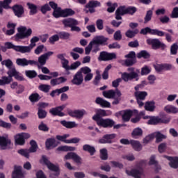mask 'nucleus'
Listing matches in <instances>:
<instances>
[{"mask_svg": "<svg viewBox=\"0 0 178 178\" xmlns=\"http://www.w3.org/2000/svg\"><path fill=\"white\" fill-rule=\"evenodd\" d=\"M95 104L100 105L102 108H111V103L101 97H97Z\"/></svg>", "mask_w": 178, "mask_h": 178, "instance_id": "nucleus-31", "label": "nucleus"}, {"mask_svg": "<svg viewBox=\"0 0 178 178\" xmlns=\"http://www.w3.org/2000/svg\"><path fill=\"white\" fill-rule=\"evenodd\" d=\"M25 74L29 79H34L37 77V72L35 70H26Z\"/></svg>", "mask_w": 178, "mask_h": 178, "instance_id": "nucleus-54", "label": "nucleus"}, {"mask_svg": "<svg viewBox=\"0 0 178 178\" xmlns=\"http://www.w3.org/2000/svg\"><path fill=\"white\" fill-rule=\"evenodd\" d=\"M145 109L149 112H154L155 111V102H146L145 104Z\"/></svg>", "mask_w": 178, "mask_h": 178, "instance_id": "nucleus-38", "label": "nucleus"}, {"mask_svg": "<svg viewBox=\"0 0 178 178\" xmlns=\"http://www.w3.org/2000/svg\"><path fill=\"white\" fill-rule=\"evenodd\" d=\"M120 113L122 114L123 122H129L131 116H133V111L131 110L121 111Z\"/></svg>", "mask_w": 178, "mask_h": 178, "instance_id": "nucleus-30", "label": "nucleus"}, {"mask_svg": "<svg viewBox=\"0 0 178 178\" xmlns=\"http://www.w3.org/2000/svg\"><path fill=\"white\" fill-rule=\"evenodd\" d=\"M101 6V2L98 1L91 0L86 5V8H98Z\"/></svg>", "mask_w": 178, "mask_h": 178, "instance_id": "nucleus-46", "label": "nucleus"}, {"mask_svg": "<svg viewBox=\"0 0 178 178\" xmlns=\"http://www.w3.org/2000/svg\"><path fill=\"white\" fill-rule=\"evenodd\" d=\"M131 136L133 138H138V137H141L143 136V129L141 128H135L132 133Z\"/></svg>", "mask_w": 178, "mask_h": 178, "instance_id": "nucleus-43", "label": "nucleus"}, {"mask_svg": "<svg viewBox=\"0 0 178 178\" xmlns=\"http://www.w3.org/2000/svg\"><path fill=\"white\" fill-rule=\"evenodd\" d=\"M130 145H131L134 151L140 152L141 151V149H143V145H141V143H140V141L138 140H131Z\"/></svg>", "mask_w": 178, "mask_h": 178, "instance_id": "nucleus-34", "label": "nucleus"}, {"mask_svg": "<svg viewBox=\"0 0 178 178\" xmlns=\"http://www.w3.org/2000/svg\"><path fill=\"white\" fill-rule=\"evenodd\" d=\"M27 6L29 9H30L29 15L31 16H33V15H36L38 10H37V6L35 4L31 3H27Z\"/></svg>", "mask_w": 178, "mask_h": 178, "instance_id": "nucleus-44", "label": "nucleus"}, {"mask_svg": "<svg viewBox=\"0 0 178 178\" xmlns=\"http://www.w3.org/2000/svg\"><path fill=\"white\" fill-rule=\"evenodd\" d=\"M38 88L40 91H42L43 92H49V90H51V86L47 84H42L39 86Z\"/></svg>", "mask_w": 178, "mask_h": 178, "instance_id": "nucleus-58", "label": "nucleus"}, {"mask_svg": "<svg viewBox=\"0 0 178 178\" xmlns=\"http://www.w3.org/2000/svg\"><path fill=\"white\" fill-rule=\"evenodd\" d=\"M66 108L65 105H62L57 106L56 108H52L51 109L49 110V113L52 115L53 116H59L60 118H62L65 116V113L62 112L63 109Z\"/></svg>", "mask_w": 178, "mask_h": 178, "instance_id": "nucleus-18", "label": "nucleus"}, {"mask_svg": "<svg viewBox=\"0 0 178 178\" xmlns=\"http://www.w3.org/2000/svg\"><path fill=\"white\" fill-rule=\"evenodd\" d=\"M106 5L107 6H108V8H107V12H108V13H113L116 8H118L117 3H112V2L108 1L106 3Z\"/></svg>", "mask_w": 178, "mask_h": 178, "instance_id": "nucleus-45", "label": "nucleus"}, {"mask_svg": "<svg viewBox=\"0 0 178 178\" xmlns=\"http://www.w3.org/2000/svg\"><path fill=\"white\" fill-rule=\"evenodd\" d=\"M8 76H2L0 79V86H6L10 84L13 81V78L19 81H23L24 79L20 75V73L16 70V68H13L10 71L7 72Z\"/></svg>", "mask_w": 178, "mask_h": 178, "instance_id": "nucleus-2", "label": "nucleus"}, {"mask_svg": "<svg viewBox=\"0 0 178 178\" xmlns=\"http://www.w3.org/2000/svg\"><path fill=\"white\" fill-rule=\"evenodd\" d=\"M145 86H147V81H142L140 84H138L134 87L135 92H140V90H143Z\"/></svg>", "mask_w": 178, "mask_h": 178, "instance_id": "nucleus-56", "label": "nucleus"}, {"mask_svg": "<svg viewBox=\"0 0 178 178\" xmlns=\"http://www.w3.org/2000/svg\"><path fill=\"white\" fill-rule=\"evenodd\" d=\"M18 154L22 155V156H25V158H29L31 152L29 149H21L18 150Z\"/></svg>", "mask_w": 178, "mask_h": 178, "instance_id": "nucleus-62", "label": "nucleus"}, {"mask_svg": "<svg viewBox=\"0 0 178 178\" xmlns=\"http://www.w3.org/2000/svg\"><path fill=\"white\" fill-rule=\"evenodd\" d=\"M178 44L177 43H174L170 47V55H177Z\"/></svg>", "mask_w": 178, "mask_h": 178, "instance_id": "nucleus-59", "label": "nucleus"}, {"mask_svg": "<svg viewBox=\"0 0 178 178\" xmlns=\"http://www.w3.org/2000/svg\"><path fill=\"white\" fill-rule=\"evenodd\" d=\"M40 11L42 12V13H43V15H45L47 12L51 11V7L49 6V4L46 3L42 6L40 8Z\"/></svg>", "mask_w": 178, "mask_h": 178, "instance_id": "nucleus-64", "label": "nucleus"}, {"mask_svg": "<svg viewBox=\"0 0 178 178\" xmlns=\"http://www.w3.org/2000/svg\"><path fill=\"white\" fill-rule=\"evenodd\" d=\"M52 55H54V51H48L44 54H42L38 58V63L40 65V66H44L47 64V60H48L49 57L52 56Z\"/></svg>", "mask_w": 178, "mask_h": 178, "instance_id": "nucleus-19", "label": "nucleus"}, {"mask_svg": "<svg viewBox=\"0 0 178 178\" xmlns=\"http://www.w3.org/2000/svg\"><path fill=\"white\" fill-rule=\"evenodd\" d=\"M134 97L139 108H142V106H144L143 101H145V98L148 97V92L145 91L134 92Z\"/></svg>", "mask_w": 178, "mask_h": 178, "instance_id": "nucleus-10", "label": "nucleus"}, {"mask_svg": "<svg viewBox=\"0 0 178 178\" xmlns=\"http://www.w3.org/2000/svg\"><path fill=\"white\" fill-rule=\"evenodd\" d=\"M109 38L104 35H97L93 38L91 41L93 43V45H102V47L108 44V40Z\"/></svg>", "mask_w": 178, "mask_h": 178, "instance_id": "nucleus-14", "label": "nucleus"}, {"mask_svg": "<svg viewBox=\"0 0 178 178\" xmlns=\"http://www.w3.org/2000/svg\"><path fill=\"white\" fill-rule=\"evenodd\" d=\"M29 99L31 102H38L39 99H41V97L38 93H32L29 96Z\"/></svg>", "mask_w": 178, "mask_h": 178, "instance_id": "nucleus-50", "label": "nucleus"}, {"mask_svg": "<svg viewBox=\"0 0 178 178\" xmlns=\"http://www.w3.org/2000/svg\"><path fill=\"white\" fill-rule=\"evenodd\" d=\"M65 159H73L76 163H81V157L74 152H69L65 156Z\"/></svg>", "mask_w": 178, "mask_h": 178, "instance_id": "nucleus-26", "label": "nucleus"}, {"mask_svg": "<svg viewBox=\"0 0 178 178\" xmlns=\"http://www.w3.org/2000/svg\"><path fill=\"white\" fill-rule=\"evenodd\" d=\"M42 161L47 166L49 170L55 172L54 174H51L50 177L54 178V176H59V167L54 165L52 163L48 161V159L45 156H42Z\"/></svg>", "mask_w": 178, "mask_h": 178, "instance_id": "nucleus-9", "label": "nucleus"}, {"mask_svg": "<svg viewBox=\"0 0 178 178\" xmlns=\"http://www.w3.org/2000/svg\"><path fill=\"white\" fill-rule=\"evenodd\" d=\"M154 134V137H156V143H161L162 140H164V138H166V136L161 134V132H156Z\"/></svg>", "mask_w": 178, "mask_h": 178, "instance_id": "nucleus-53", "label": "nucleus"}, {"mask_svg": "<svg viewBox=\"0 0 178 178\" xmlns=\"http://www.w3.org/2000/svg\"><path fill=\"white\" fill-rule=\"evenodd\" d=\"M126 12H127V15H133L137 12V8L134 6H129L128 8H126Z\"/></svg>", "mask_w": 178, "mask_h": 178, "instance_id": "nucleus-63", "label": "nucleus"}, {"mask_svg": "<svg viewBox=\"0 0 178 178\" xmlns=\"http://www.w3.org/2000/svg\"><path fill=\"white\" fill-rule=\"evenodd\" d=\"M126 60H119L118 63H120L122 66H127V67H130V66H134L137 63V57L136 56L135 51H130L128 54L124 56Z\"/></svg>", "mask_w": 178, "mask_h": 178, "instance_id": "nucleus-5", "label": "nucleus"}, {"mask_svg": "<svg viewBox=\"0 0 178 178\" xmlns=\"http://www.w3.org/2000/svg\"><path fill=\"white\" fill-rule=\"evenodd\" d=\"M138 33H140L138 29H134V31L129 29L126 31L125 35L127 37V38H134V37H136Z\"/></svg>", "mask_w": 178, "mask_h": 178, "instance_id": "nucleus-42", "label": "nucleus"}, {"mask_svg": "<svg viewBox=\"0 0 178 178\" xmlns=\"http://www.w3.org/2000/svg\"><path fill=\"white\" fill-rule=\"evenodd\" d=\"M0 127H3V129H6L7 130H9L12 129V124L9 122H6L2 120H0Z\"/></svg>", "mask_w": 178, "mask_h": 178, "instance_id": "nucleus-57", "label": "nucleus"}, {"mask_svg": "<svg viewBox=\"0 0 178 178\" xmlns=\"http://www.w3.org/2000/svg\"><path fill=\"white\" fill-rule=\"evenodd\" d=\"M47 149H51V148H55L58 147V143L55 138H49L47 139L45 143Z\"/></svg>", "mask_w": 178, "mask_h": 178, "instance_id": "nucleus-32", "label": "nucleus"}, {"mask_svg": "<svg viewBox=\"0 0 178 178\" xmlns=\"http://www.w3.org/2000/svg\"><path fill=\"white\" fill-rule=\"evenodd\" d=\"M147 44L148 45H151L152 49H166V44L165 43L161 42L159 39L158 38H154V39H147Z\"/></svg>", "mask_w": 178, "mask_h": 178, "instance_id": "nucleus-8", "label": "nucleus"}, {"mask_svg": "<svg viewBox=\"0 0 178 178\" xmlns=\"http://www.w3.org/2000/svg\"><path fill=\"white\" fill-rule=\"evenodd\" d=\"M103 95L105 97V98L113 99L115 98V95H117V97H122V92L118 89H116L115 91L113 90H110L108 91H104Z\"/></svg>", "mask_w": 178, "mask_h": 178, "instance_id": "nucleus-21", "label": "nucleus"}, {"mask_svg": "<svg viewBox=\"0 0 178 178\" xmlns=\"http://www.w3.org/2000/svg\"><path fill=\"white\" fill-rule=\"evenodd\" d=\"M13 0H3L0 1V6L2 9H12V6H10V3H12Z\"/></svg>", "mask_w": 178, "mask_h": 178, "instance_id": "nucleus-39", "label": "nucleus"}, {"mask_svg": "<svg viewBox=\"0 0 178 178\" xmlns=\"http://www.w3.org/2000/svg\"><path fill=\"white\" fill-rule=\"evenodd\" d=\"M15 63H16V65H17V66H21L22 67H25V66H27V59L26 58H17Z\"/></svg>", "mask_w": 178, "mask_h": 178, "instance_id": "nucleus-49", "label": "nucleus"}, {"mask_svg": "<svg viewBox=\"0 0 178 178\" xmlns=\"http://www.w3.org/2000/svg\"><path fill=\"white\" fill-rule=\"evenodd\" d=\"M76 13L74 10L70 8H66L65 10H62L60 8H56L54 10L53 16L56 17V19H58V17H67L68 16H73Z\"/></svg>", "mask_w": 178, "mask_h": 178, "instance_id": "nucleus-7", "label": "nucleus"}, {"mask_svg": "<svg viewBox=\"0 0 178 178\" xmlns=\"http://www.w3.org/2000/svg\"><path fill=\"white\" fill-rule=\"evenodd\" d=\"M154 138H155V134H151L147 136L143 139V144H148V143H150V141H152Z\"/></svg>", "mask_w": 178, "mask_h": 178, "instance_id": "nucleus-60", "label": "nucleus"}, {"mask_svg": "<svg viewBox=\"0 0 178 178\" xmlns=\"http://www.w3.org/2000/svg\"><path fill=\"white\" fill-rule=\"evenodd\" d=\"M58 37H60V38L61 40H70V33H69L68 32H65V31L59 32Z\"/></svg>", "mask_w": 178, "mask_h": 178, "instance_id": "nucleus-55", "label": "nucleus"}, {"mask_svg": "<svg viewBox=\"0 0 178 178\" xmlns=\"http://www.w3.org/2000/svg\"><path fill=\"white\" fill-rule=\"evenodd\" d=\"M38 116L39 119H45L47 118V111L41 108L38 109Z\"/></svg>", "mask_w": 178, "mask_h": 178, "instance_id": "nucleus-61", "label": "nucleus"}, {"mask_svg": "<svg viewBox=\"0 0 178 178\" xmlns=\"http://www.w3.org/2000/svg\"><path fill=\"white\" fill-rule=\"evenodd\" d=\"M68 115L69 116H71V118H75L76 119H83V118H84V115H87V111H86L84 109L75 111L69 110Z\"/></svg>", "mask_w": 178, "mask_h": 178, "instance_id": "nucleus-15", "label": "nucleus"}, {"mask_svg": "<svg viewBox=\"0 0 178 178\" xmlns=\"http://www.w3.org/2000/svg\"><path fill=\"white\" fill-rule=\"evenodd\" d=\"M40 41V38L35 36L31 39V44L29 46H22L24 49V54H30L33 48L35 47V42H38Z\"/></svg>", "mask_w": 178, "mask_h": 178, "instance_id": "nucleus-17", "label": "nucleus"}, {"mask_svg": "<svg viewBox=\"0 0 178 178\" xmlns=\"http://www.w3.org/2000/svg\"><path fill=\"white\" fill-rule=\"evenodd\" d=\"M116 137L115 134L104 135L101 139L99 140L100 144H112V140Z\"/></svg>", "mask_w": 178, "mask_h": 178, "instance_id": "nucleus-22", "label": "nucleus"}, {"mask_svg": "<svg viewBox=\"0 0 178 178\" xmlns=\"http://www.w3.org/2000/svg\"><path fill=\"white\" fill-rule=\"evenodd\" d=\"M5 47H6L7 49H14L16 52H20L21 54H24V50L23 49V46L20 45H15L13 43L10 42H6L4 44Z\"/></svg>", "mask_w": 178, "mask_h": 178, "instance_id": "nucleus-23", "label": "nucleus"}, {"mask_svg": "<svg viewBox=\"0 0 178 178\" xmlns=\"http://www.w3.org/2000/svg\"><path fill=\"white\" fill-rule=\"evenodd\" d=\"M31 144V147L28 149L29 150V152L33 153V152H37V149H38V145H37V142L35 140H32L30 142Z\"/></svg>", "mask_w": 178, "mask_h": 178, "instance_id": "nucleus-47", "label": "nucleus"}, {"mask_svg": "<svg viewBox=\"0 0 178 178\" xmlns=\"http://www.w3.org/2000/svg\"><path fill=\"white\" fill-rule=\"evenodd\" d=\"M115 15L116 20H122V16L127 15L126 6H120L119 8H118L115 10Z\"/></svg>", "mask_w": 178, "mask_h": 178, "instance_id": "nucleus-25", "label": "nucleus"}, {"mask_svg": "<svg viewBox=\"0 0 178 178\" xmlns=\"http://www.w3.org/2000/svg\"><path fill=\"white\" fill-rule=\"evenodd\" d=\"M12 178H24V174L22 170V166H15L12 174Z\"/></svg>", "mask_w": 178, "mask_h": 178, "instance_id": "nucleus-27", "label": "nucleus"}, {"mask_svg": "<svg viewBox=\"0 0 178 178\" xmlns=\"http://www.w3.org/2000/svg\"><path fill=\"white\" fill-rule=\"evenodd\" d=\"M128 72H131L130 73L124 72L122 73L121 77L123 81H124L126 83L127 81H131V80L136 79V81H138L139 77L138 74H140V70L136 69V71L134 67H129L127 69Z\"/></svg>", "mask_w": 178, "mask_h": 178, "instance_id": "nucleus-3", "label": "nucleus"}, {"mask_svg": "<svg viewBox=\"0 0 178 178\" xmlns=\"http://www.w3.org/2000/svg\"><path fill=\"white\" fill-rule=\"evenodd\" d=\"M15 143H17L18 145H24V143H26V140L21 134H18L15 136Z\"/></svg>", "mask_w": 178, "mask_h": 178, "instance_id": "nucleus-41", "label": "nucleus"}, {"mask_svg": "<svg viewBox=\"0 0 178 178\" xmlns=\"http://www.w3.org/2000/svg\"><path fill=\"white\" fill-rule=\"evenodd\" d=\"M83 81H84V76L80 71H77L73 76L71 83H72L74 86H81Z\"/></svg>", "mask_w": 178, "mask_h": 178, "instance_id": "nucleus-16", "label": "nucleus"}, {"mask_svg": "<svg viewBox=\"0 0 178 178\" xmlns=\"http://www.w3.org/2000/svg\"><path fill=\"white\" fill-rule=\"evenodd\" d=\"M136 56L138 59H141V58H144V59H148L150 55H149V53H148V51L145 50H142L137 54Z\"/></svg>", "mask_w": 178, "mask_h": 178, "instance_id": "nucleus-48", "label": "nucleus"}, {"mask_svg": "<svg viewBox=\"0 0 178 178\" xmlns=\"http://www.w3.org/2000/svg\"><path fill=\"white\" fill-rule=\"evenodd\" d=\"M66 81H67V79L65 78L64 76H61L51 79L50 81V84L53 87H55V86H59V84L66 83Z\"/></svg>", "mask_w": 178, "mask_h": 178, "instance_id": "nucleus-28", "label": "nucleus"}, {"mask_svg": "<svg viewBox=\"0 0 178 178\" xmlns=\"http://www.w3.org/2000/svg\"><path fill=\"white\" fill-rule=\"evenodd\" d=\"M164 158L170 161L169 165L171 168H173V169L178 168V157L173 158L169 156H164Z\"/></svg>", "mask_w": 178, "mask_h": 178, "instance_id": "nucleus-29", "label": "nucleus"}, {"mask_svg": "<svg viewBox=\"0 0 178 178\" xmlns=\"http://www.w3.org/2000/svg\"><path fill=\"white\" fill-rule=\"evenodd\" d=\"M143 119H149L147 122L148 124H158V123H161V118L159 117L145 116Z\"/></svg>", "mask_w": 178, "mask_h": 178, "instance_id": "nucleus-36", "label": "nucleus"}, {"mask_svg": "<svg viewBox=\"0 0 178 178\" xmlns=\"http://www.w3.org/2000/svg\"><path fill=\"white\" fill-rule=\"evenodd\" d=\"M15 16L17 17H23V15H24V8L23 6L15 4L11 8Z\"/></svg>", "mask_w": 178, "mask_h": 178, "instance_id": "nucleus-20", "label": "nucleus"}, {"mask_svg": "<svg viewBox=\"0 0 178 178\" xmlns=\"http://www.w3.org/2000/svg\"><path fill=\"white\" fill-rule=\"evenodd\" d=\"M1 65L6 66L8 68V72H10L13 69H16V67L13 65V62L10 59L3 60L1 61Z\"/></svg>", "mask_w": 178, "mask_h": 178, "instance_id": "nucleus-37", "label": "nucleus"}, {"mask_svg": "<svg viewBox=\"0 0 178 178\" xmlns=\"http://www.w3.org/2000/svg\"><path fill=\"white\" fill-rule=\"evenodd\" d=\"M116 59V53H108L107 51H102L98 57V60L100 62H108Z\"/></svg>", "mask_w": 178, "mask_h": 178, "instance_id": "nucleus-11", "label": "nucleus"}, {"mask_svg": "<svg viewBox=\"0 0 178 178\" xmlns=\"http://www.w3.org/2000/svg\"><path fill=\"white\" fill-rule=\"evenodd\" d=\"M62 23L65 29L70 27L71 31H76V33L81 31V28L77 26L80 23L74 18L64 19L62 20Z\"/></svg>", "mask_w": 178, "mask_h": 178, "instance_id": "nucleus-4", "label": "nucleus"}, {"mask_svg": "<svg viewBox=\"0 0 178 178\" xmlns=\"http://www.w3.org/2000/svg\"><path fill=\"white\" fill-rule=\"evenodd\" d=\"M100 159L106 161L108 159V150L105 148L100 149Z\"/></svg>", "mask_w": 178, "mask_h": 178, "instance_id": "nucleus-52", "label": "nucleus"}, {"mask_svg": "<svg viewBox=\"0 0 178 178\" xmlns=\"http://www.w3.org/2000/svg\"><path fill=\"white\" fill-rule=\"evenodd\" d=\"M152 15H153V12L152 10H149L147 11L146 15L144 18L145 24H147V23H148V22H151V19H152Z\"/></svg>", "mask_w": 178, "mask_h": 178, "instance_id": "nucleus-51", "label": "nucleus"}, {"mask_svg": "<svg viewBox=\"0 0 178 178\" xmlns=\"http://www.w3.org/2000/svg\"><path fill=\"white\" fill-rule=\"evenodd\" d=\"M101 116H106V111L105 110L100 109L97 111L96 115L92 116V119L96 122L97 126L104 129H111L113 127V124H115L113 120L110 118L104 119Z\"/></svg>", "mask_w": 178, "mask_h": 178, "instance_id": "nucleus-1", "label": "nucleus"}, {"mask_svg": "<svg viewBox=\"0 0 178 178\" xmlns=\"http://www.w3.org/2000/svg\"><path fill=\"white\" fill-rule=\"evenodd\" d=\"M83 151H85V152H89L90 155L92 156L95 152H97V150L95 149V147L92 146L89 144H85L83 145Z\"/></svg>", "mask_w": 178, "mask_h": 178, "instance_id": "nucleus-33", "label": "nucleus"}, {"mask_svg": "<svg viewBox=\"0 0 178 178\" xmlns=\"http://www.w3.org/2000/svg\"><path fill=\"white\" fill-rule=\"evenodd\" d=\"M17 31L14 38L15 41H20V40H24V38H29L33 34V30L31 29H27L26 26H19L17 28Z\"/></svg>", "mask_w": 178, "mask_h": 178, "instance_id": "nucleus-6", "label": "nucleus"}, {"mask_svg": "<svg viewBox=\"0 0 178 178\" xmlns=\"http://www.w3.org/2000/svg\"><path fill=\"white\" fill-rule=\"evenodd\" d=\"M81 74H83L84 76V81H91L92 80V77H94V74H92L91 72V68L89 67L85 66L82 67L79 70Z\"/></svg>", "mask_w": 178, "mask_h": 178, "instance_id": "nucleus-13", "label": "nucleus"}, {"mask_svg": "<svg viewBox=\"0 0 178 178\" xmlns=\"http://www.w3.org/2000/svg\"><path fill=\"white\" fill-rule=\"evenodd\" d=\"M60 124L66 129H73V127H77V124L75 122L62 120Z\"/></svg>", "mask_w": 178, "mask_h": 178, "instance_id": "nucleus-35", "label": "nucleus"}, {"mask_svg": "<svg viewBox=\"0 0 178 178\" xmlns=\"http://www.w3.org/2000/svg\"><path fill=\"white\" fill-rule=\"evenodd\" d=\"M125 172L128 176H132V177L134 178H141V176L143 173H144V171L143 170V168L140 166L136 165L135 168L131 169V170H126Z\"/></svg>", "mask_w": 178, "mask_h": 178, "instance_id": "nucleus-12", "label": "nucleus"}, {"mask_svg": "<svg viewBox=\"0 0 178 178\" xmlns=\"http://www.w3.org/2000/svg\"><path fill=\"white\" fill-rule=\"evenodd\" d=\"M164 111L167 113H178V108L172 105H167L164 107Z\"/></svg>", "mask_w": 178, "mask_h": 178, "instance_id": "nucleus-40", "label": "nucleus"}, {"mask_svg": "<svg viewBox=\"0 0 178 178\" xmlns=\"http://www.w3.org/2000/svg\"><path fill=\"white\" fill-rule=\"evenodd\" d=\"M12 144L10 140L8 138L0 136V147L1 149H9L10 145Z\"/></svg>", "mask_w": 178, "mask_h": 178, "instance_id": "nucleus-24", "label": "nucleus"}]
</instances>
